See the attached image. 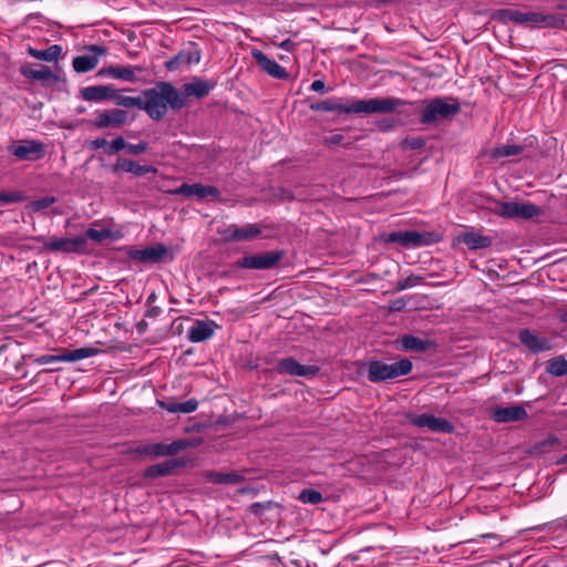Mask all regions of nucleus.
I'll list each match as a JSON object with an SVG mask.
<instances>
[{"label": "nucleus", "mask_w": 567, "mask_h": 567, "mask_svg": "<svg viewBox=\"0 0 567 567\" xmlns=\"http://www.w3.org/2000/svg\"><path fill=\"white\" fill-rule=\"evenodd\" d=\"M457 239L464 243L471 249H480L485 248L491 245V239L488 237L482 236L477 233L466 231L461 234Z\"/></svg>", "instance_id": "28"}, {"label": "nucleus", "mask_w": 567, "mask_h": 567, "mask_svg": "<svg viewBox=\"0 0 567 567\" xmlns=\"http://www.w3.org/2000/svg\"><path fill=\"white\" fill-rule=\"evenodd\" d=\"M200 61V52L198 50H185L179 52L175 58L166 62V68L169 71L189 68L193 64H198Z\"/></svg>", "instance_id": "17"}, {"label": "nucleus", "mask_w": 567, "mask_h": 567, "mask_svg": "<svg viewBox=\"0 0 567 567\" xmlns=\"http://www.w3.org/2000/svg\"><path fill=\"white\" fill-rule=\"evenodd\" d=\"M38 81H41L47 84H55L59 87L63 86L64 81V74L56 64H54L52 68L43 66L41 69H38Z\"/></svg>", "instance_id": "27"}, {"label": "nucleus", "mask_w": 567, "mask_h": 567, "mask_svg": "<svg viewBox=\"0 0 567 567\" xmlns=\"http://www.w3.org/2000/svg\"><path fill=\"white\" fill-rule=\"evenodd\" d=\"M85 245V237H74V238H59L50 241L47 246L52 250H61V251H80L83 249Z\"/></svg>", "instance_id": "25"}, {"label": "nucleus", "mask_w": 567, "mask_h": 567, "mask_svg": "<svg viewBox=\"0 0 567 567\" xmlns=\"http://www.w3.org/2000/svg\"><path fill=\"white\" fill-rule=\"evenodd\" d=\"M185 105V100L172 84L162 82L158 83L154 89L146 90L144 92V99L142 97L141 110L154 120H161L167 112V107L181 109Z\"/></svg>", "instance_id": "2"}, {"label": "nucleus", "mask_w": 567, "mask_h": 567, "mask_svg": "<svg viewBox=\"0 0 567 567\" xmlns=\"http://www.w3.org/2000/svg\"><path fill=\"white\" fill-rule=\"evenodd\" d=\"M251 55L257 62L258 66L267 74L275 79H286L288 76L286 70L280 66L275 60L269 59L260 50L254 49Z\"/></svg>", "instance_id": "14"}, {"label": "nucleus", "mask_w": 567, "mask_h": 567, "mask_svg": "<svg viewBox=\"0 0 567 567\" xmlns=\"http://www.w3.org/2000/svg\"><path fill=\"white\" fill-rule=\"evenodd\" d=\"M409 421L415 426L427 427L433 432L451 433L453 431V425L447 420L432 414L410 415Z\"/></svg>", "instance_id": "10"}, {"label": "nucleus", "mask_w": 567, "mask_h": 567, "mask_svg": "<svg viewBox=\"0 0 567 567\" xmlns=\"http://www.w3.org/2000/svg\"><path fill=\"white\" fill-rule=\"evenodd\" d=\"M146 453L154 456L168 455L167 444H154L146 449Z\"/></svg>", "instance_id": "39"}, {"label": "nucleus", "mask_w": 567, "mask_h": 567, "mask_svg": "<svg viewBox=\"0 0 567 567\" xmlns=\"http://www.w3.org/2000/svg\"><path fill=\"white\" fill-rule=\"evenodd\" d=\"M215 86L214 81L194 79L192 82L183 86V97L196 96L198 99L206 96Z\"/></svg>", "instance_id": "20"}, {"label": "nucleus", "mask_w": 567, "mask_h": 567, "mask_svg": "<svg viewBox=\"0 0 567 567\" xmlns=\"http://www.w3.org/2000/svg\"><path fill=\"white\" fill-rule=\"evenodd\" d=\"M147 150V144L145 142H141L138 144H127L126 151L130 154L138 155Z\"/></svg>", "instance_id": "43"}, {"label": "nucleus", "mask_w": 567, "mask_h": 567, "mask_svg": "<svg viewBox=\"0 0 567 567\" xmlns=\"http://www.w3.org/2000/svg\"><path fill=\"white\" fill-rule=\"evenodd\" d=\"M519 340L534 352L547 351L551 348L550 342L546 338L538 337L529 330L520 331Z\"/></svg>", "instance_id": "26"}, {"label": "nucleus", "mask_w": 567, "mask_h": 567, "mask_svg": "<svg viewBox=\"0 0 567 567\" xmlns=\"http://www.w3.org/2000/svg\"><path fill=\"white\" fill-rule=\"evenodd\" d=\"M239 480L240 476L236 473H219L214 478L217 483H236Z\"/></svg>", "instance_id": "38"}, {"label": "nucleus", "mask_w": 567, "mask_h": 567, "mask_svg": "<svg viewBox=\"0 0 567 567\" xmlns=\"http://www.w3.org/2000/svg\"><path fill=\"white\" fill-rule=\"evenodd\" d=\"M295 47H296V44L291 40H285L279 44V48L287 50V51H292L295 49Z\"/></svg>", "instance_id": "47"}, {"label": "nucleus", "mask_w": 567, "mask_h": 567, "mask_svg": "<svg viewBox=\"0 0 567 567\" xmlns=\"http://www.w3.org/2000/svg\"><path fill=\"white\" fill-rule=\"evenodd\" d=\"M126 146H127V143L122 137H117L109 144V152L117 153L122 150H126Z\"/></svg>", "instance_id": "41"}, {"label": "nucleus", "mask_w": 567, "mask_h": 567, "mask_svg": "<svg viewBox=\"0 0 567 567\" xmlns=\"http://www.w3.org/2000/svg\"><path fill=\"white\" fill-rule=\"evenodd\" d=\"M339 140H340V136L333 137V141H339Z\"/></svg>", "instance_id": "54"}, {"label": "nucleus", "mask_w": 567, "mask_h": 567, "mask_svg": "<svg viewBox=\"0 0 567 567\" xmlns=\"http://www.w3.org/2000/svg\"><path fill=\"white\" fill-rule=\"evenodd\" d=\"M279 374H287L292 377H313L319 372L317 365L301 364L293 358H285L280 360L276 367Z\"/></svg>", "instance_id": "9"}, {"label": "nucleus", "mask_w": 567, "mask_h": 567, "mask_svg": "<svg viewBox=\"0 0 567 567\" xmlns=\"http://www.w3.org/2000/svg\"><path fill=\"white\" fill-rule=\"evenodd\" d=\"M89 51L93 54L80 55L73 59V68L79 73H84L93 70L99 64V55H105L106 49L101 45H91Z\"/></svg>", "instance_id": "13"}, {"label": "nucleus", "mask_w": 567, "mask_h": 567, "mask_svg": "<svg viewBox=\"0 0 567 567\" xmlns=\"http://www.w3.org/2000/svg\"><path fill=\"white\" fill-rule=\"evenodd\" d=\"M522 147L517 145H502L492 148L487 154L493 159L509 157L520 154Z\"/></svg>", "instance_id": "31"}, {"label": "nucleus", "mask_w": 567, "mask_h": 567, "mask_svg": "<svg viewBox=\"0 0 567 567\" xmlns=\"http://www.w3.org/2000/svg\"><path fill=\"white\" fill-rule=\"evenodd\" d=\"M402 349L405 351H425L430 348L429 341L422 340L411 334H405L400 339Z\"/></svg>", "instance_id": "30"}, {"label": "nucleus", "mask_w": 567, "mask_h": 567, "mask_svg": "<svg viewBox=\"0 0 567 567\" xmlns=\"http://www.w3.org/2000/svg\"><path fill=\"white\" fill-rule=\"evenodd\" d=\"M161 405L171 413H179V402L161 403Z\"/></svg>", "instance_id": "45"}, {"label": "nucleus", "mask_w": 567, "mask_h": 567, "mask_svg": "<svg viewBox=\"0 0 567 567\" xmlns=\"http://www.w3.org/2000/svg\"><path fill=\"white\" fill-rule=\"evenodd\" d=\"M299 499L306 504H318L322 501V495L315 489H303Z\"/></svg>", "instance_id": "37"}, {"label": "nucleus", "mask_w": 567, "mask_h": 567, "mask_svg": "<svg viewBox=\"0 0 567 567\" xmlns=\"http://www.w3.org/2000/svg\"><path fill=\"white\" fill-rule=\"evenodd\" d=\"M411 370L412 362L408 359H402L392 363L372 361L369 364L368 378L371 382H381L406 375Z\"/></svg>", "instance_id": "3"}, {"label": "nucleus", "mask_w": 567, "mask_h": 567, "mask_svg": "<svg viewBox=\"0 0 567 567\" xmlns=\"http://www.w3.org/2000/svg\"><path fill=\"white\" fill-rule=\"evenodd\" d=\"M85 237V241L91 239L95 243H102L104 240H117L123 237V233L120 228H113L102 223H93L91 227L82 236Z\"/></svg>", "instance_id": "11"}, {"label": "nucleus", "mask_w": 567, "mask_h": 567, "mask_svg": "<svg viewBox=\"0 0 567 567\" xmlns=\"http://www.w3.org/2000/svg\"><path fill=\"white\" fill-rule=\"evenodd\" d=\"M406 103L396 97H372L369 100H359L352 103H346L342 99H329L311 104V110L322 112L340 113H393L400 112V109Z\"/></svg>", "instance_id": "1"}, {"label": "nucleus", "mask_w": 567, "mask_h": 567, "mask_svg": "<svg viewBox=\"0 0 567 567\" xmlns=\"http://www.w3.org/2000/svg\"><path fill=\"white\" fill-rule=\"evenodd\" d=\"M61 53H62V48L60 45L54 44L44 51L38 50V60H44V61H49V62L56 61L59 59V56L61 55Z\"/></svg>", "instance_id": "36"}, {"label": "nucleus", "mask_w": 567, "mask_h": 567, "mask_svg": "<svg viewBox=\"0 0 567 567\" xmlns=\"http://www.w3.org/2000/svg\"><path fill=\"white\" fill-rule=\"evenodd\" d=\"M112 87L113 85L111 84L86 86L80 91V96L89 102L111 101Z\"/></svg>", "instance_id": "23"}, {"label": "nucleus", "mask_w": 567, "mask_h": 567, "mask_svg": "<svg viewBox=\"0 0 567 567\" xmlns=\"http://www.w3.org/2000/svg\"><path fill=\"white\" fill-rule=\"evenodd\" d=\"M563 462L567 463V454L563 457Z\"/></svg>", "instance_id": "52"}, {"label": "nucleus", "mask_w": 567, "mask_h": 567, "mask_svg": "<svg viewBox=\"0 0 567 567\" xmlns=\"http://www.w3.org/2000/svg\"><path fill=\"white\" fill-rule=\"evenodd\" d=\"M323 89H324V82L321 80H316L311 84L312 91L320 92V91H323Z\"/></svg>", "instance_id": "48"}, {"label": "nucleus", "mask_w": 567, "mask_h": 567, "mask_svg": "<svg viewBox=\"0 0 567 567\" xmlns=\"http://www.w3.org/2000/svg\"><path fill=\"white\" fill-rule=\"evenodd\" d=\"M167 254V249L163 245H155L144 249L128 248L126 255L128 258L140 262H157Z\"/></svg>", "instance_id": "12"}, {"label": "nucleus", "mask_w": 567, "mask_h": 567, "mask_svg": "<svg viewBox=\"0 0 567 567\" xmlns=\"http://www.w3.org/2000/svg\"><path fill=\"white\" fill-rule=\"evenodd\" d=\"M176 194L195 196L199 199H206L208 197H216L218 195V190L216 187L205 186L202 184H183L176 189Z\"/></svg>", "instance_id": "22"}, {"label": "nucleus", "mask_w": 567, "mask_h": 567, "mask_svg": "<svg viewBox=\"0 0 567 567\" xmlns=\"http://www.w3.org/2000/svg\"><path fill=\"white\" fill-rule=\"evenodd\" d=\"M14 197L4 193H0V203H10L13 202Z\"/></svg>", "instance_id": "49"}, {"label": "nucleus", "mask_w": 567, "mask_h": 567, "mask_svg": "<svg viewBox=\"0 0 567 567\" xmlns=\"http://www.w3.org/2000/svg\"><path fill=\"white\" fill-rule=\"evenodd\" d=\"M279 59L284 61V60H286V56L285 55H280Z\"/></svg>", "instance_id": "53"}, {"label": "nucleus", "mask_w": 567, "mask_h": 567, "mask_svg": "<svg viewBox=\"0 0 567 567\" xmlns=\"http://www.w3.org/2000/svg\"><path fill=\"white\" fill-rule=\"evenodd\" d=\"M9 151L19 159H27L33 153H35V144L33 142L28 145H12Z\"/></svg>", "instance_id": "34"}, {"label": "nucleus", "mask_w": 567, "mask_h": 567, "mask_svg": "<svg viewBox=\"0 0 567 567\" xmlns=\"http://www.w3.org/2000/svg\"><path fill=\"white\" fill-rule=\"evenodd\" d=\"M187 445L188 444L186 441H183V440L175 441L171 444H167V453H168V455H174V454L178 453L179 451L184 450Z\"/></svg>", "instance_id": "42"}, {"label": "nucleus", "mask_w": 567, "mask_h": 567, "mask_svg": "<svg viewBox=\"0 0 567 567\" xmlns=\"http://www.w3.org/2000/svg\"><path fill=\"white\" fill-rule=\"evenodd\" d=\"M494 212L504 218H524L528 219L538 216L539 207L528 202H499Z\"/></svg>", "instance_id": "5"}, {"label": "nucleus", "mask_w": 567, "mask_h": 567, "mask_svg": "<svg viewBox=\"0 0 567 567\" xmlns=\"http://www.w3.org/2000/svg\"><path fill=\"white\" fill-rule=\"evenodd\" d=\"M97 353V350L94 348H80L74 350H69L62 354V360L64 361H79L85 358H90Z\"/></svg>", "instance_id": "33"}, {"label": "nucleus", "mask_w": 567, "mask_h": 567, "mask_svg": "<svg viewBox=\"0 0 567 567\" xmlns=\"http://www.w3.org/2000/svg\"><path fill=\"white\" fill-rule=\"evenodd\" d=\"M54 199L51 198H44V199H38V210L47 208L50 204H52Z\"/></svg>", "instance_id": "46"}, {"label": "nucleus", "mask_w": 567, "mask_h": 567, "mask_svg": "<svg viewBox=\"0 0 567 567\" xmlns=\"http://www.w3.org/2000/svg\"><path fill=\"white\" fill-rule=\"evenodd\" d=\"M217 328L213 321L197 320L188 330V338L192 342H202L209 339Z\"/></svg>", "instance_id": "19"}, {"label": "nucleus", "mask_w": 567, "mask_h": 567, "mask_svg": "<svg viewBox=\"0 0 567 567\" xmlns=\"http://www.w3.org/2000/svg\"><path fill=\"white\" fill-rule=\"evenodd\" d=\"M282 258L281 251L245 256L236 261V267L244 269L265 270L274 268Z\"/></svg>", "instance_id": "8"}, {"label": "nucleus", "mask_w": 567, "mask_h": 567, "mask_svg": "<svg viewBox=\"0 0 567 567\" xmlns=\"http://www.w3.org/2000/svg\"><path fill=\"white\" fill-rule=\"evenodd\" d=\"M106 145H109V143L105 140H96V141H94V146L95 147H103V146H106Z\"/></svg>", "instance_id": "50"}, {"label": "nucleus", "mask_w": 567, "mask_h": 567, "mask_svg": "<svg viewBox=\"0 0 567 567\" xmlns=\"http://www.w3.org/2000/svg\"><path fill=\"white\" fill-rule=\"evenodd\" d=\"M29 52H30V54H31V55H34V56H35V50H34L33 48H31V47H30V48H29Z\"/></svg>", "instance_id": "51"}, {"label": "nucleus", "mask_w": 567, "mask_h": 567, "mask_svg": "<svg viewBox=\"0 0 567 567\" xmlns=\"http://www.w3.org/2000/svg\"><path fill=\"white\" fill-rule=\"evenodd\" d=\"M339 140H340V136L333 137V141H339Z\"/></svg>", "instance_id": "55"}, {"label": "nucleus", "mask_w": 567, "mask_h": 567, "mask_svg": "<svg viewBox=\"0 0 567 567\" xmlns=\"http://www.w3.org/2000/svg\"><path fill=\"white\" fill-rule=\"evenodd\" d=\"M198 406V402L195 399L187 400L185 402H179V413H190L194 412Z\"/></svg>", "instance_id": "40"}, {"label": "nucleus", "mask_w": 567, "mask_h": 567, "mask_svg": "<svg viewBox=\"0 0 567 567\" xmlns=\"http://www.w3.org/2000/svg\"><path fill=\"white\" fill-rule=\"evenodd\" d=\"M127 117V113L123 110H111L100 112L95 117V125L97 127H109L122 125Z\"/></svg>", "instance_id": "21"}, {"label": "nucleus", "mask_w": 567, "mask_h": 567, "mask_svg": "<svg viewBox=\"0 0 567 567\" xmlns=\"http://www.w3.org/2000/svg\"><path fill=\"white\" fill-rule=\"evenodd\" d=\"M417 282H419V277H408L398 282V289L404 290V289L415 286Z\"/></svg>", "instance_id": "44"}, {"label": "nucleus", "mask_w": 567, "mask_h": 567, "mask_svg": "<svg viewBox=\"0 0 567 567\" xmlns=\"http://www.w3.org/2000/svg\"><path fill=\"white\" fill-rule=\"evenodd\" d=\"M504 17L511 21L517 23H526L532 27H554L557 23V19L553 16L544 14L535 11H519V10H507L504 11Z\"/></svg>", "instance_id": "6"}, {"label": "nucleus", "mask_w": 567, "mask_h": 567, "mask_svg": "<svg viewBox=\"0 0 567 567\" xmlns=\"http://www.w3.org/2000/svg\"><path fill=\"white\" fill-rule=\"evenodd\" d=\"M111 95V101H113L116 105L138 109L140 106H142V97L125 95L121 91L116 90L114 86L112 87Z\"/></svg>", "instance_id": "29"}, {"label": "nucleus", "mask_w": 567, "mask_h": 567, "mask_svg": "<svg viewBox=\"0 0 567 567\" xmlns=\"http://www.w3.org/2000/svg\"><path fill=\"white\" fill-rule=\"evenodd\" d=\"M381 238L384 243H398L406 248L425 246L437 241V237L434 234L415 230L383 234Z\"/></svg>", "instance_id": "4"}, {"label": "nucleus", "mask_w": 567, "mask_h": 567, "mask_svg": "<svg viewBox=\"0 0 567 567\" xmlns=\"http://www.w3.org/2000/svg\"><path fill=\"white\" fill-rule=\"evenodd\" d=\"M260 230L256 225H246L238 227L237 225H229L223 230V236L226 240H250L259 235Z\"/></svg>", "instance_id": "16"}, {"label": "nucleus", "mask_w": 567, "mask_h": 567, "mask_svg": "<svg viewBox=\"0 0 567 567\" xmlns=\"http://www.w3.org/2000/svg\"><path fill=\"white\" fill-rule=\"evenodd\" d=\"M547 371L556 377L567 374V360L564 358H556L550 360L547 365Z\"/></svg>", "instance_id": "35"}, {"label": "nucleus", "mask_w": 567, "mask_h": 567, "mask_svg": "<svg viewBox=\"0 0 567 567\" xmlns=\"http://www.w3.org/2000/svg\"><path fill=\"white\" fill-rule=\"evenodd\" d=\"M120 171L131 173L135 176H143L148 173L155 174L157 172L152 165H140L138 163L127 158H118L113 166V172L117 173Z\"/></svg>", "instance_id": "18"}, {"label": "nucleus", "mask_w": 567, "mask_h": 567, "mask_svg": "<svg viewBox=\"0 0 567 567\" xmlns=\"http://www.w3.org/2000/svg\"><path fill=\"white\" fill-rule=\"evenodd\" d=\"M136 70L141 71V68L135 66H118V65H110L107 68H103L100 70V75L110 76L113 79H121L128 82H134L136 80Z\"/></svg>", "instance_id": "24"}, {"label": "nucleus", "mask_w": 567, "mask_h": 567, "mask_svg": "<svg viewBox=\"0 0 567 567\" xmlns=\"http://www.w3.org/2000/svg\"><path fill=\"white\" fill-rule=\"evenodd\" d=\"M491 415L496 422L506 423L526 419L527 412L520 405L497 406L492 410Z\"/></svg>", "instance_id": "15"}, {"label": "nucleus", "mask_w": 567, "mask_h": 567, "mask_svg": "<svg viewBox=\"0 0 567 567\" xmlns=\"http://www.w3.org/2000/svg\"><path fill=\"white\" fill-rule=\"evenodd\" d=\"M460 111V105L442 99H435L426 104L422 113V122L431 123L439 118L452 116Z\"/></svg>", "instance_id": "7"}, {"label": "nucleus", "mask_w": 567, "mask_h": 567, "mask_svg": "<svg viewBox=\"0 0 567 567\" xmlns=\"http://www.w3.org/2000/svg\"><path fill=\"white\" fill-rule=\"evenodd\" d=\"M176 466L174 461H165L159 464L152 465L145 470V475L148 477H158L169 474Z\"/></svg>", "instance_id": "32"}]
</instances>
